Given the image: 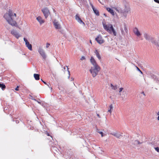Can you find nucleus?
<instances>
[{
    "mask_svg": "<svg viewBox=\"0 0 159 159\" xmlns=\"http://www.w3.org/2000/svg\"><path fill=\"white\" fill-rule=\"evenodd\" d=\"M125 11H126L127 14L128 13H129L130 12V8L129 7H128L127 6H125V8H124Z\"/></svg>",
    "mask_w": 159,
    "mask_h": 159,
    "instance_id": "23",
    "label": "nucleus"
},
{
    "mask_svg": "<svg viewBox=\"0 0 159 159\" xmlns=\"http://www.w3.org/2000/svg\"><path fill=\"white\" fill-rule=\"evenodd\" d=\"M37 101V102H38L39 103V104H41V102H39V101Z\"/></svg>",
    "mask_w": 159,
    "mask_h": 159,
    "instance_id": "45",
    "label": "nucleus"
},
{
    "mask_svg": "<svg viewBox=\"0 0 159 159\" xmlns=\"http://www.w3.org/2000/svg\"><path fill=\"white\" fill-rule=\"evenodd\" d=\"M16 122L17 123H19V121L18 120H16Z\"/></svg>",
    "mask_w": 159,
    "mask_h": 159,
    "instance_id": "44",
    "label": "nucleus"
},
{
    "mask_svg": "<svg viewBox=\"0 0 159 159\" xmlns=\"http://www.w3.org/2000/svg\"><path fill=\"white\" fill-rule=\"evenodd\" d=\"M117 86L116 85H115L114 86V87L112 89L116 90L117 89Z\"/></svg>",
    "mask_w": 159,
    "mask_h": 159,
    "instance_id": "31",
    "label": "nucleus"
},
{
    "mask_svg": "<svg viewBox=\"0 0 159 159\" xmlns=\"http://www.w3.org/2000/svg\"><path fill=\"white\" fill-rule=\"evenodd\" d=\"M97 116H98V117H100V116H99V114H98L97 115Z\"/></svg>",
    "mask_w": 159,
    "mask_h": 159,
    "instance_id": "46",
    "label": "nucleus"
},
{
    "mask_svg": "<svg viewBox=\"0 0 159 159\" xmlns=\"http://www.w3.org/2000/svg\"><path fill=\"white\" fill-rule=\"evenodd\" d=\"M59 31L62 34H64V31L63 30H61Z\"/></svg>",
    "mask_w": 159,
    "mask_h": 159,
    "instance_id": "35",
    "label": "nucleus"
},
{
    "mask_svg": "<svg viewBox=\"0 0 159 159\" xmlns=\"http://www.w3.org/2000/svg\"><path fill=\"white\" fill-rule=\"evenodd\" d=\"M144 36L146 40L148 41L150 40L152 37L146 33H144Z\"/></svg>",
    "mask_w": 159,
    "mask_h": 159,
    "instance_id": "14",
    "label": "nucleus"
},
{
    "mask_svg": "<svg viewBox=\"0 0 159 159\" xmlns=\"http://www.w3.org/2000/svg\"><path fill=\"white\" fill-rule=\"evenodd\" d=\"M64 69H65H65H66V68L65 67H64Z\"/></svg>",
    "mask_w": 159,
    "mask_h": 159,
    "instance_id": "54",
    "label": "nucleus"
},
{
    "mask_svg": "<svg viewBox=\"0 0 159 159\" xmlns=\"http://www.w3.org/2000/svg\"><path fill=\"white\" fill-rule=\"evenodd\" d=\"M154 148L156 151L159 153V148L158 147Z\"/></svg>",
    "mask_w": 159,
    "mask_h": 159,
    "instance_id": "28",
    "label": "nucleus"
},
{
    "mask_svg": "<svg viewBox=\"0 0 159 159\" xmlns=\"http://www.w3.org/2000/svg\"><path fill=\"white\" fill-rule=\"evenodd\" d=\"M100 70V68L99 66H94L93 67H91L89 70V71L92 75V76L93 77H94L97 75Z\"/></svg>",
    "mask_w": 159,
    "mask_h": 159,
    "instance_id": "3",
    "label": "nucleus"
},
{
    "mask_svg": "<svg viewBox=\"0 0 159 159\" xmlns=\"http://www.w3.org/2000/svg\"><path fill=\"white\" fill-rule=\"evenodd\" d=\"M142 143L140 142L139 140H135L134 141V142L132 143V144H133V145H136L137 144H141Z\"/></svg>",
    "mask_w": 159,
    "mask_h": 159,
    "instance_id": "22",
    "label": "nucleus"
},
{
    "mask_svg": "<svg viewBox=\"0 0 159 159\" xmlns=\"http://www.w3.org/2000/svg\"><path fill=\"white\" fill-rule=\"evenodd\" d=\"M0 88H1L2 90H4L6 88V86L0 82Z\"/></svg>",
    "mask_w": 159,
    "mask_h": 159,
    "instance_id": "24",
    "label": "nucleus"
},
{
    "mask_svg": "<svg viewBox=\"0 0 159 159\" xmlns=\"http://www.w3.org/2000/svg\"><path fill=\"white\" fill-rule=\"evenodd\" d=\"M157 120H159V116L157 117Z\"/></svg>",
    "mask_w": 159,
    "mask_h": 159,
    "instance_id": "50",
    "label": "nucleus"
},
{
    "mask_svg": "<svg viewBox=\"0 0 159 159\" xmlns=\"http://www.w3.org/2000/svg\"><path fill=\"white\" fill-rule=\"evenodd\" d=\"M24 40L25 42V44L29 42L25 38H24Z\"/></svg>",
    "mask_w": 159,
    "mask_h": 159,
    "instance_id": "30",
    "label": "nucleus"
},
{
    "mask_svg": "<svg viewBox=\"0 0 159 159\" xmlns=\"http://www.w3.org/2000/svg\"><path fill=\"white\" fill-rule=\"evenodd\" d=\"M107 11L109 12L110 13H111L112 15L114 16V13L113 10L111 8H107Z\"/></svg>",
    "mask_w": 159,
    "mask_h": 159,
    "instance_id": "20",
    "label": "nucleus"
},
{
    "mask_svg": "<svg viewBox=\"0 0 159 159\" xmlns=\"http://www.w3.org/2000/svg\"><path fill=\"white\" fill-rule=\"evenodd\" d=\"M47 135L49 136V134H48V133Z\"/></svg>",
    "mask_w": 159,
    "mask_h": 159,
    "instance_id": "53",
    "label": "nucleus"
},
{
    "mask_svg": "<svg viewBox=\"0 0 159 159\" xmlns=\"http://www.w3.org/2000/svg\"><path fill=\"white\" fill-rule=\"evenodd\" d=\"M154 1L155 2L159 4V0H154Z\"/></svg>",
    "mask_w": 159,
    "mask_h": 159,
    "instance_id": "37",
    "label": "nucleus"
},
{
    "mask_svg": "<svg viewBox=\"0 0 159 159\" xmlns=\"http://www.w3.org/2000/svg\"><path fill=\"white\" fill-rule=\"evenodd\" d=\"M90 61L91 64L94 66H98L97 64L96 61L94 59L93 57H91V58L90 59Z\"/></svg>",
    "mask_w": 159,
    "mask_h": 159,
    "instance_id": "11",
    "label": "nucleus"
},
{
    "mask_svg": "<svg viewBox=\"0 0 159 159\" xmlns=\"http://www.w3.org/2000/svg\"><path fill=\"white\" fill-rule=\"evenodd\" d=\"M133 31L134 34L137 36H139L141 35V34L140 32L139 31L137 28L135 27L134 30Z\"/></svg>",
    "mask_w": 159,
    "mask_h": 159,
    "instance_id": "12",
    "label": "nucleus"
},
{
    "mask_svg": "<svg viewBox=\"0 0 159 159\" xmlns=\"http://www.w3.org/2000/svg\"><path fill=\"white\" fill-rule=\"evenodd\" d=\"M85 59V57L84 56H82L81 57V58L80 60H83Z\"/></svg>",
    "mask_w": 159,
    "mask_h": 159,
    "instance_id": "32",
    "label": "nucleus"
},
{
    "mask_svg": "<svg viewBox=\"0 0 159 159\" xmlns=\"http://www.w3.org/2000/svg\"><path fill=\"white\" fill-rule=\"evenodd\" d=\"M108 112H109L110 113H111V109H110V110H108Z\"/></svg>",
    "mask_w": 159,
    "mask_h": 159,
    "instance_id": "43",
    "label": "nucleus"
},
{
    "mask_svg": "<svg viewBox=\"0 0 159 159\" xmlns=\"http://www.w3.org/2000/svg\"><path fill=\"white\" fill-rule=\"evenodd\" d=\"M50 45V44L48 43H47L46 47L47 48H48Z\"/></svg>",
    "mask_w": 159,
    "mask_h": 159,
    "instance_id": "36",
    "label": "nucleus"
},
{
    "mask_svg": "<svg viewBox=\"0 0 159 159\" xmlns=\"http://www.w3.org/2000/svg\"><path fill=\"white\" fill-rule=\"evenodd\" d=\"M111 134L114 136L116 137L119 139H120L122 137V134L118 133H114Z\"/></svg>",
    "mask_w": 159,
    "mask_h": 159,
    "instance_id": "15",
    "label": "nucleus"
},
{
    "mask_svg": "<svg viewBox=\"0 0 159 159\" xmlns=\"http://www.w3.org/2000/svg\"><path fill=\"white\" fill-rule=\"evenodd\" d=\"M16 17V14L14 13L10 9H9L8 13H5L3 16V17L8 24L12 26H16L17 25L16 22L14 20V17Z\"/></svg>",
    "mask_w": 159,
    "mask_h": 159,
    "instance_id": "1",
    "label": "nucleus"
},
{
    "mask_svg": "<svg viewBox=\"0 0 159 159\" xmlns=\"http://www.w3.org/2000/svg\"><path fill=\"white\" fill-rule=\"evenodd\" d=\"M49 87V88H50V87L49 86V85L47 83V84H46Z\"/></svg>",
    "mask_w": 159,
    "mask_h": 159,
    "instance_id": "47",
    "label": "nucleus"
},
{
    "mask_svg": "<svg viewBox=\"0 0 159 159\" xmlns=\"http://www.w3.org/2000/svg\"><path fill=\"white\" fill-rule=\"evenodd\" d=\"M41 80L45 84H47V83L45 82L44 81H43L42 79H41Z\"/></svg>",
    "mask_w": 159,
    "mask_h": 159,
    "instance_id": "41",
    "label": "nucleus"
},
{
    "mask_svg": "<svg viewBox=\"0 0 159 159\" xmlns=\"http://www.w3.org/2000/svg\"><path fill=\"white\" fill-rule=\"evenodd\" d=\"M45 18H47L50 14L49 10L48 8L46 7L42 9Z\"/></svg>",
    "mask_w": 159,
    "mask_h": 159,
    "instance_id": "4",
    "label": "nucleus"
},
{
    "mask_svg": "<svg viewBox=\"0 0 159 159\" xmlns=\"http://www.w3.org/2000/svg\"><path fill=\"white\" fill-rule=\"evenodd\" d=\"M136 68L138 70L141 74H143V73L142 71L140 70V69L137 67H136Z\"/></svg>",
    "mask_w": 159,
    "mask_h": 159,
    "instance_id": "29",
    "label": "nucleus"
},
{
    "mask_svg": "<svg viewBox=\"0 0 159 159\" xmlns=\"http://www.w3.org/2000/svg\"><path fill=\"white\" fill-rule=\"evenodd\" d=\"M114 86L112 84H111V87L112 89L114 87Z\"/></svg>",
    "mask_w": 159,
    "mask_h": 159,
    "instance_id": "40",
    "label": "nucleus"
},
{
    "mask_svg": "<svg viewBox=\"0 0 159 159\" xmlns=\"http://www.w3.org/2000/svg\"><path fill=\"white\" fill-rule=\"evenodd\" d=\"M123 88H120L119 89H120V91H119V92H120H120H121V91H122V90H123Z\"/></svg>",
    "mask_w": 159,
    "mask_h": 159,
    "instance_id": "38",
    "label": "nucleus"
},
{
    "mask_svg": "<svg viewBox=\"0 0 159 159\" xmlns=\"http://www.w3.org/2000/svg\"><path fill=\"white\" fill-rule=\"evenodd\" d=\"M151 42L152 43L154 44L156 46H157L158 44L159 43V41H157L155 40L154 38L152 37V38H151V39H150V40Z\"/></svg>",
    "mask_w": 159,
    "mask_h": 159,
    "instance_id": "13",
    "label": "nucleus"
},
{
    "mask_svg": "<svg viewBox=\"0 0 159 159\" xmlns=\"http://www.w3.org/2000/svg\"><path fill=\"white\" fill-rule=\"evenodd\" d=\"M53 25L56 29H60L61 28V26L59 24L58 22H57L56 20H54L53 21Z\"/></svg>",
    "mask_w": 159,
    "mask_h": 159,
    "instance_id": "8",
    "label": "nucleus"
},
{
    "mask_svg": "<svg viewBox=\"0 0 159 159\" xmlns=\"http://www.w3.org/2000/svg\"><path fill=\"white\" fill-rule=\"evenodd\" d=\"M71 80H74V79H73V78H72V77L71 78Z\"/></svg>",
    "mask_w": 159,
    "mask_h": 159,
    "instance_id": "51",
    "label": "nucleus"
},
{
    "mask_svg": "<svg viewBox=\"0 0 159 159\" xmlns=\"http://www.w3.org/2000/svg\"><path fill=\"white\" fill-rule=\"evenodd\" d=\"M98 132L99 134H101V136H102V137H103V133L102 132H101H101Z\"/></svg>",
    "mask_w": 159,
    "mask_h": 159,
    "instance_id": "34",
    "label": "nucleus"
},
{
    "mask_svg": "<svg viewBox=\"0 0 159 159\" xmlns=\"http://www.w3.org/2000/svg\"><path fill=\"white\" fill-rule=\"evenodd\" d=\"M92 9L94 11V13L97 16H99V13L98 11L93 6V5H92Z\"/></svg>",
    "mask_w": 159,
    "mask_h": 159,
    "instance_id": "16",
    "label": "nucleus"
},
{
    "mask_svg": "<svg viewBox=\"0 0 159 159\" xmlns=\"http://www.w3.org/2000/svg\"><path fill=\"white\" fill-rule=\"evenodd\" d=\"M96 54V57H98V59L100 60L101 59V57L99 53V52L98 51V50H96L94 52Z\"/></svg>",
    "mask_w": 159,
    "mask_h": 159,
    "instance_id": "18",
    "label": "nucleus"
},
{
    "mask_svg": "<svg viewBox=\"0 0 159 159\" xmlns=\"http://www.w3.org/2000/svg\"><path fill=\"white\" fill-rule=\"evenodd\" d=\"M124 30L126 33H128V30L127 28L126 25L125 23H124Z\"/></svg>",
    "mask_w": 159,
    "mask_h": 159,
    "instance_id": "25",
    "label": "nucleus"
},
{
    "mask_svg": "<svg viewBox=\"0 0 159 159\" xmlns=\"http://www.w3.org/2000/svg\"><path fill=\"white\" fill-rule=\"evenodd\" d=\"M26 47L28 48L30 51L32 50V45L30 44L29 42L25 44Z\"/></svg>",
    "mask_w": 159,
    "mask_h": 159,
    "instance_id": "19",
    "label": "nucleus"
},
{
    "mask_svg": "<svg viewBox=\"0 0 159 159\" xmlns=\"http://www.w3.org/2000/svg\"><path fill=\"white\" fill-rule=\"evenodd\" d=\"M109 107H110V109H111L112 108L113 106H112V105L111 104V105H110Z\"/></svg>",
    "mask_w": 159,
    "mask_h": 159,
    "instance_id": "39",
    "label": "nucleus"
},
{
    "mask_svg": "<svg viewBox=\"0 0 159 159\" xmlns=\"http://www.w3.org/2000/svg\"><path fill=\"white\" fill-rule=\"evenodd\" d=\"M141 93L142 94H143V95H144V96H145V93H144V92L143 91L141 92Z\"/></svg>",
    "mask_w": 159,
    "mask_h": 159,
    "instance_id": "42",
    "label": "nucleus"
},
{
    "mask_svg": "<svg viewBox=\"0 0 159 159\" xmlns=\"http://www.w3.org/2000/svg\"><path fill=\"white\" fill-rule=\"evenodd\" d=\"M156 80H157V81H158L159 82V80H158V79L157 78H156Z\"/></svg>",
    "mask_w": 159,
    "mask_h": 159,
    "instance_id": "48",
    "label": "nucleus"
},
{
    "mask_svg": "<svg viewBox=\"0 0 159 159\" xmlns=\"http://www.w3.org/2000/svg\"><path fill=\"white\" fill-rule=\"evenodd\" d=\"M36 19L39 22L40 25L42 24L44 22V20L42 19L41 17L40 16L37 17L36 18Z\"/></svg>",
    "mask_w": 159,
    "mask_h": 159,
    "instance_id": "17",
    "label": "nucleus"
},
{
    "mask_svg": "<svg viewBox=\"0 0 159 159\" xmlns=\"http://www.w3.org/2000/svg\"><path fill=\"white\" fill-rule=\"evenodd\" d=\"M19 86H17L16 87L15 89V90L16 91H18L19 90Z\"/></svg>",
    "mask_w": 159,
    "mask_h": 159,
    "instance_id": "33",
    "label": "nucleus"
},
{
    "mask_svg": "<svg viewBox=\"0 0 159 159\" xmlns=\"http://www.w3.org/2000/svg\"><path fill=\"white\" fill-rule=\"evenodd\" d=\"M75 19L80 24L82 23L84 25H85L84 23L83 22L82 20L81 19L79 15L76 14L75 15Z\"/></svg>",
    "mask_w": 159,
    "mask_h": 159,
    "instance_id": "9",
    "label": "nucleus"
},
{
    "mask_svg": "<svg viewBox=\"0 0 159 159\" xmlns=\"http://www.w3.org/2000/svg\"><path fill=\"white\" fill-rule=\"evenodd\" d=\"M104 16H106V14H104Z\"/></svg>",
    "mask_w": 159,
    "mask_h": 159,
    "instance_id": "55",
    "label": "nucleus"
},
{
    "mask_svg": "<svg viewBox=\"0 0 159 159\" xmlns=\"http://www.w3.org/2000/svg\"><path fill=\"white\" fill-rule=\"evenodd\" d=\"M38 51L43 58L44 60H45L46 58V55L44 50L41 48H39L38 50Z\"/></svg>",
    "mask_w": 159,
    "mask_h": 159,
    "instance_id": "5",
    "label": "nucleus"
},
{
    "mask_svg": "<svg viewBox=\"0 0 159 159\" xmlns=\"http://www.w3.org/2000/svg\"><path fill=\"white\" fill-rule=\"evenodd\" d=\"M157 115H159V111L158 112V113H157Z\"/></svg>",
    "mask_w": 159,
    "mask_h": 159,
    "instance_id": "52",
    "label": "nucleus"
},
{
    "mask_svg": "<svg viewBox=\"0 0 159 159\" xmlns=\"http://www.w3.org/2000/svg\"><path fill=\"white\" fill-rule=\"evenodd\" d=\"M34 76L36 80H39L40 79V75L39 74H34Z\"/></svg>",
    "mask_w": 159,
    "mask_h": 159,
    "instance_id": "21",
    "label": "nucleus"
},
{
    "mask_svg": "<svg viewBox=\"0 0 159 159\" xmlns=\"http://www.w3.org/2000/svg\"><path fill=\"white\" fill-rule=\"evenodd\" d=\"M157 46L159 48V43L158 44V45ZM158 50H159V49H158Z\"/></svg>",
    "mask_w": 159,
    "mask_h": 159,
    "instance_id": "49",
    "label": "nucleus"
},
{
    "mask_svg": "<svg viewBox=\"0 0 159 159\" xmlns=\"http://www.w3.org/2000/svg\"><path fill=\"white\" fill-rule=\"evenodd\" d=\"M66 66L67 68V71L68 72V74L69 75V76H68V78H69L70 77V71L69 70V68H68V67L67 66Z\"/></svg>",
    "mask_w": 159,
    "mask_h": 159,
    "instance_id": "27",
    "label": "nucleus"
},
{
    "mask_svg": "<svg viewBox=\"0 0 159 159\" xmlns=\"http://www.w3.org/2000/svg\"><path fill=\"white\" fill-rule=\"evenodd\" d=\"M11 33L15 36L17 39L19 38L20 36V35L16 31L14 30L11 31Z\"/></svg>",
    "mask_w": 159,
    "mask_h": 159,
    "instance_id": "10",
    "label": "nucleus"
},
{
    "mask_svg": "<svg viewBox=\"0 0 159 159\" xmlns=\"http://www.w3.org/2000/svg\"><path fill=\"white\" fill-rule=\"evenodd\" d=\"M51 89H52V88H51Z\"/></svg>",
    "mask_w": 159,
    "mask_h": 159,
    "instance_id": "56",
    "label": "nucleus"
},
{
    "mask_svg": "<svg viewBox=\"0 0 159 159\" xmlns=\"http://www.w3.org/2000/svg\"><path fill=\"white\" fill-rule=\"evenodd\" d=\"M115 10L119 13L122 14L124 16H126L127 13L124 9H122L120 8L119 9H118L116 8L115 9Z\"/></svg>",
    "mask_w": 159,
    "mask_h": 159,
    "instance_id": "7",
    "label": "nucleus"
},
{
    "mask_svg": "<svg viewBox=\"0 0 159 159\" xmlns=\"http://www.w3.org/2000/svg\"><path fill=\"white\" fill-rule=\"evenodd\" d=\"M102 25L104 29L110 34L113 33L114 36H116V32L114 29L113 26L111 24H109L108 25H106L105 23L102 22Z\"/></svg>",
    "mask_w": 159,
    "mask_h": 159,
    "instance_id": "2",
    "label": "nucleus"
},
{
    "mask_svg": "<svg viewBox=\"0 0 159 159\" xmlns=\"http://www.w3.org/2000/svg\"><path fill=\"white\" fill-rule=\"evenodd\" d=\"M96 40L97 42L100 44H101L104 42V40L102 39L101 35H98L95 39Z\"/></svg>",
    "mask_w": 159,
    "mask_h": 159,
    "instance_id": "6",
    "label": "nucleus"
},
{
    "mask_svg": "<svg viewBox=\"0 0 159 159\" xmlns=\"http://www.w3.org/2000/svg\"><path fill=\"white\" fill-rule=\"evenodd\" d=\"M120 30L121 31V34L122 35H124L125 34V32L123 30L122 28H121L120 29Z\"/></svg>",
    "mask_w": 159,
    "mask_h": 159,
    "instance_id": "26",
    "label": "nucleus"
}]
</instances>
